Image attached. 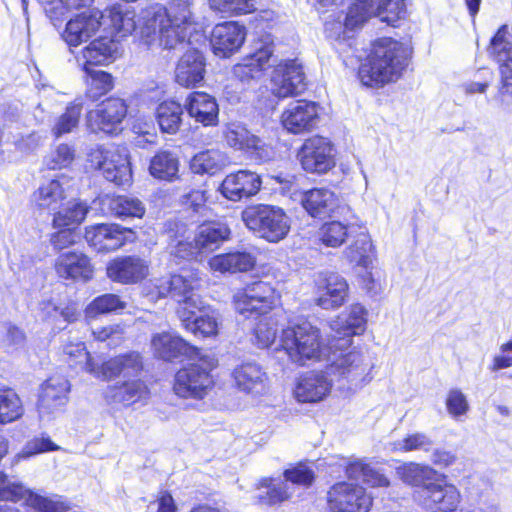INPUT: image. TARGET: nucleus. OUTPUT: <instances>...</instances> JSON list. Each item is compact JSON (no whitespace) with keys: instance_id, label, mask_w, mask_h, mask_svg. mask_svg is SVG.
<instances>
[{"instance_id":"f8f14e48","label":"nucleus","mask_w":512,"mask_h":512,"mask_svg":"<svg viewBox=\"0 0 512 512\" xmlns=\"http://www.w3.org/2000/svg\"><path fill=\"white\" fill-rule=\"evenodd\" d=\"M367 310L360 304H353L332 319L329 323L331 331L335 333L331 338L337 345L339 355L348 354L352 346V338L361 335L366 330Z\"/></svg>"},{"instance_id":"393cba45","label":"nucleus","mask_w":512,"mask_h":512,"mask_svg":"<svg viewBox=\"0 0 512 512\" xmlns=\"http://www.w3.org/2000/svg\"><path fill=\"white\" fill-rule=\"evenodd\" d=\"M131 232L118 224H97L86 227L85 239L98 252H109L122 247Z\"/></svg>"},{"instance_id":"c85d7f7f","label":"nucleus","mask_w":512,"mask_h":512,"mask_svg":"<svg viewBox=\"0 0 512 512\" xmlns=\"http://www.w3.org/2000/svg\"><path fill=\"white\" fill-rule=\"evenodd\" d=\"M246 36L245 27L229 21L217 24L212 31L211 45L214 53L229 57L242 46Z\"/></svg>"},{"instance_id":"b1692460","label":"nucleus","mask_w":512,"mask_h":512,"mask_svg":"<svg viewBox=\"0 0 512 512\" xmlns=\"http://www.w3.org/2000/svg\"><path fill=\"white\" fill-rule=\"evenodd\" d=\"M54 270L61 279L81 282H88L94 274L90 258L80 251L60 253L55 259Z\"/></svg>"},{"instance_id":"69168bd1","label":"nucleus","mask_w":512,"mask_h":512,"mask_svg":"<svg viewBox=\"0 0 512 512\" xmlns=\"http://www.w3.org/2000/svg\"><path fill=\"white\" fill-rule=\"evenodd\" d=\"M75 149L68 144H59L45 157L44 163L49 170L68 168L75 160Z\"/></svg>"},{"instance_id":"37998d69","label":"nucleus","mask_w":512,"mask_h":512,"mask_svg":"<svg viewBox=\"0 0 512 512\" xmlns=\"http://www.w3.org/2000/svg\"><path fill=\"white\" fill-rule=\"evenodd\" d=\"M272 52L269 48L259 49L249 58L234 67V75L241 81L260 78L262 72L270 67Z\"/></svg>"},{"instance_id":"680f3d73","label":"nucleus","mask_w":512,"mask_h":512,"mask_svg":"<svg viewBox=\"0 0 512 512\" xmlns=\"http://www.w3.org/2000/svg\"><path fill=\"white\" fill-rule=\"evenodd\" d=\"M86 73L90 77L87 82V95L91 99H99L100 97L111 91L114 87V80L111 74L102 70L92 69H89V72Z\"/></svg>"},{"instance_id":"0e129e2a","label":"nucleus","mask_w":512,"mask_h":512,"mask_svg":"<svg viewBox=\"0 0 512 512\" xmlns=\"http://www.w3.org/2000/svg\"><path fill=\"white\" fill-rule=\"evenodd\" d=\"M260 0H209L212 10L231 15H243L254 12Z\"/></svg>"},{"instance_id":"bb28decb","label":"nucleus","mask_w":512,"mask_h":512,"mask_svg":"<svg viewBox=\"0 0 512 512\" xmlns=\"http://www.w3.org/2000/svg\"><path fill=\"white\" fill-rule=\"evenodd\" d=\"M262 185L260 176L250 170H239L228 174L222 184L223 196L231 201H240L256 195Z\"/></svg>"},{"instance_id":"2f4dec72","label":"nucleus","mask_w":512,"mask_h":512,"mask_svg":"<svg viewBox=\"0 0 512 512\" xmlns=\"http://www.w3.org/2000/svg\"><path fill=\"white\" fill-rule=\"evenodd\" d=\"M101 14L102 25H106L118 39L137 31L136 14L127 4L112 5Z\"/></svg>"},{"instance_id":"5fc2aeb1","label":"nucleus","mask_w":512,"mask_h":512,"mask_svg":"<svg viewBox=\"0 0 512 512\" xmlns=\"http://www.w3.org/2000/svg\"><path fill=\"white\" fill-rule=\"evenodd\" d=\"M58 450H60V446L55 444L48 435L42 434L29 440L22 450L11 459V465H18L21 461L37 454Z\"/></svg>"},{"instance_id":"49530a36","label":"nucleus","mask_w":512,"mask_h":512,"mask_svg":"<svg viewBox=\"0 0 512 512\" xmlns=\"http://www.w3.org/2000/svg\"><path fill=\"white\" fill-rule=\"evenodd\" d=\"M147 393L148 389L140 379H128L121 385L111 387L107 397L115 403L128 406L144 399Z\"/></svg>"},{"instance_id":"3c124183","label":"nucleus","mask_w":512,"mask_h":512,"mask_svg":"<svg viewBox=\"0 0 512 512\" xmlns=\"http://www.w3.org/2000/svg\"><path fill=\"white\" fill-rule=\"evenodd\" d=\"M108 208L118 218H141L145 213V207L138 198L126 195L110 198Z\"/></svg>"},{"instance_id":"8fccbe9b","label":"nucleus","mask_w":512,"mask_h":512,"mask_svg":"<svg viewBox=\"0 0 512 512\" xmlns=\"http://www.w3.org/2000/svg\"><path fill=\"white\" fill-rule=\"evenodd\" d=\"M179 161L170 152L157 153L150 162V174L160 180L174 181L178 177Z\"/></svg>"},{"instance_id":"7ed1b4c3","label":"nucleus","mask_w":512,"mask_h":512,"mask_svg":"<svg viewBox=\"0 0 512 512\" xmlns=\"http://www.w3.org/2000/svg\"><path fill=\"white\" fill-rule=\"evenodd\" d=\"M279 344L288 359L298 366L310 362H332L339 357L335 341H326L321 330L308 321L284 328L279 336Z\"/></svg>"},{"instance_id":"f03ea898","label":"nucleus","mask_w":512,"mask_h":512,"mask_svg":"<svg viewBox=\"0 0 512 512\" xmlns=\"http://www.w3.org/2000/svg\"><path fill=\"white\" fill-rule=\"evenodd\" d=\"M412 49L392 38H380L360 65L358 76L367 87L378 88L397 81L409 64Z\"/></svg>"},{"instance_id":"473e14b6","label":"nucleus","mask_w":512,"mask_h":512,"mask_svg":"<svg viewBox=\"0 0 512 512\" xmlns=\"http://www.w3.org/2000/svg\"><path fill=\"white\" fill-rule=\"evenodd\" d=\"M347 259L358 267L365 269L362 283L367 290L373 289V277L369 271L375 258V251L370 237L360 234L357 239L345 250Z\"/></svg>"},{"instance_id":"9b49d317","label":"nucleus","mask_w":512,"mask_h":512,"mask_svg":"<svg viewBox=\"0 0 512 512\" xmlns=\"http://www.w3.org/2000/svg\"><path fill=\"white\" fill-rule=\"evenodd\" d=\"M279 302L275 288L265 281L253 282L238 289L233 295L235 309L240 314H266Z\"/></svg>"},{"instance_id":"13d9d810","label":"nucleus","mask_w":512,"mask_h":512,"mask_svg":"<svg viewBox=\"0 0 512 512\" xmlns=\"http://www.w3.org/2000/svg\"><path fill=\"white\" fill-rule=\"evenodd\" d=\"M82 113V105L80 103L69 104L65 112L62 113L54 122L51 133L56 138L64 134L71 133L79 124Z\"/></svg>"},{"instance_id":"79ce46f5","label":"nucleus","mask_w":512,"mask_h":512,"mask_svg":"<svg viewBox=\"0 0 512 512\" xmlns=\"http://www.w3.org/2000/svg\"><path fill=\"white\" fill-rule=\"evenodd\" d=\"M346 474L350 479L362 480L371 487H388L389 479L376 467L363 459H354L346 465Z\"/></svg>"},{"instance_id":"c756f323","label":"nucleus","mask_w":512,"mask_h":512,"mask_svg":"<svg viewBox=\"0 0 512 512\" xmlns=\"http://www.w3.org/2000/svg\"><path fill=\"white\" fill-rule=\"evenodd\" d=\"M205 66V58L200 51L188 50L177 63L176 82L186 88L197 86L204 80Z\"/></svg>"},{"instance_id":"6e6552de","label":"nucleus","mask_w":512,"mask_h":512,"mask_svg":"<svg viewBox=\"0 0 512 512\" xmlns=\"http://www.w3.org/2000/svg\"><path fill=\"white\" fill-rule=\"evenodd\" d=\"M0 501L22 502L33 512H67L69 506L60 496L41 495L20 481H13L0 472Z\"/></svg>"},{"instance_id":"bf43d9fd","label":"nucleus","mask_w":512,"mask_h":512,"mask_svg":"<svg viewBox=\"0 0 512 512\" xmlns=\"http://www.w3.org/2000/svg\"><path fill=\"white\" fill-rule=\"evenodd\" d=\"M186 230H178L175 234L169 236L168 252L177 259H191L198 255V249L195 242L189 240Z\"/></svg>"},{"instance_id":"338daca9","label":"nucleus","mask_w":512,"mask_h":512,"mask_svg":"<svg viewBox=\"0 0 512 512\" xmlns=\"http://www.w3.org/2000/svg\"><path fill=\"white\" fill-rule=\"evenodd\" d=\"M501 85L494 101L504 112H512V67L503 65L500 68Z\"/></svg>"},{"instance_id":"603ef678","label":"nucleus","mask_w":512,"mask_h":512,"mask_svg":"<svg viewBox=\"0 0 512 512\" xmlns=\"http://www.w3.org/2000/svg\"><path fill=\"white\" fill-rule=\"evenodd\" d=\"M489 53L501 64V67L509 65V62L512 63V35L507 25L501 26L492 38Z\"/></svg>"},{"instance_id":"5701e85b","label":"nucleus","mask_w":512,"mask_h":512,"mask_svg":"<svg viewBox=\"0 0 512 512\" xmlns=\"http://www.w3.org/2000/svg\"><path fill=\"white\" fill-rule=\"evenodd\" d=\"M119 40L101 37L90 42L75 54L79 67L89 72L91 66L108 65L120 55Z\"/></svg>"},{"instance_id":"f704fd0d","label":"nucleus","mask_w":512,"mask_h":512,"mask_svg":"<svg viewBox=\"0 0 512 512\" xmlns=\"http://www.w3.org/2000/svg\"><path fill=\"white\" fill-rule=\"evenodd\" d=\"M233 379L237 388L246 394L259 395L266 391L267 375L254 362L238 365L233 371Z\"/></svg>"},{"instance_id":"4468645a","label":"nucleus","mask_w":512,"mask_h":512,"mask_svg":"<svg viewBox=\"0 0 512 512\" xmlns=\"http://www.w3.org/2000/svg\"><path fill=\"white\" fill-rule=\"evenodd\" d=\"M223 139L230 148L243 151L257 161L266 162L274 157L272 148L240 122L227 123L223 130Z\"/></svg>"},{"instance_id":"7c9ffc66","label":"nucleus","mask_w":512,"mask_h":512,"mask_svg":"<svg viewBox=\"0 0 512 512\" xmlns=\"http://www.w3.org/2000/svg\"><path fill=\"white\" fill-rule=\"evenodd\" d=\"M148 273V263L136 256L115 259L107 267L108 277L123 284L136 283L144 279Z\"/></svg>"},{"instance_id":"f257e3e1","label":"nucleus","mask_w":512,"mask_h":512,"mask_svg":"<svg viewBox=\"0 0 512 512\" xmlns=\"http://www.w3.org/2000/svg\"><path fill=\"white\" fill-rule=\"evenodd\" d=\"M373 365L359 350L353 348L330 362L326 371H309L302 374L295 386L294 396L298 402L315 403L325 399L333 382L339 390L353 394L373 379Z\"/></svg>"},{"instance_id":"052dcab7","label":"nucleus","mask_w":512,"mask_h":512,"mask_svg":"<svg viewBox=\"0 0 512 512\" xmlns=\"http://www.w3.org/2000/svg\"><path fill=\"white\" fill-rule=\"evenodd\" d=\"M433 445L432 440L424 433H412L402 440L393 441L388 444V449L392 452H411L425 451L428 452Z\"/></svg>"},{"instance_id":"c03bdc74","label":"nucleus","mask_w":512,"mask_h":512,"mask_svg":"<svg viewBox=\"0 0 512 512\" xmlns=\"http://www.w3.org/2000/svg\"><path fill=\"white\" fill-rule=\"evenodd\" d=\"M398 477L406 484L417 486L418 489L429 483H434L438 479V472L429 465H423L415 462H408L400 465L396 469Z\"/></svg>"},{"instance_id":"a878e982","label":"nucleus","mask_w":512,"mask_h":512,"mask_svg":"<svg viewBox=\"0 0 512 512\" xmlns=\"http://www.w3.org/2000/svg\"><path fill=\"white\" fill-rule=\"evenodd\" d=\"M101 16V11L90 10L70 19L62 33L63 40L70 47L86 42L102 26Z\"/></svg>"},{"instance_id":"6ab92c4d","label":"nucleus","mask_w":512,"mask_h":512,"mask_svg":"<svg viewBox=\"0 0 512 512\" xmlns=\"http://www.w3.org/2000/svg\"><path fill=\"white\" fill-rule=\"evenodd\" d=\"M127 114V106L120 98H109L97 109L87 114V126L90 131L114 134L120 130L121 123Z\"/></svg>"},{"instance_id":"f3484780","label":"nucleus","mask_w":512,"mask_h":512,"mask_svg":"<svg viewBox=\"0 0 512 512\" xmlns=\"http://www.w3.org/2000/svg\"><path fill=\"white\" fill-rule=\"evenodd\" d=\"M297 157L308 173L324 174L335 166L333 146L328 139L321 136L306 139Z\"/></svg>"},{"instance_id":"864d4df0","label":"nucleus","mask_w":512,"mask_h":512,"mask_svg":"<svg viewBox=\"0 0 512 512\" xmlns=\"http://www.w3.org/2000/svg\"><path fill=\"white\" fill-rule=\"evenodd\" d=\"M126 308V302L120 296L112 293L100 295L93 299L85 308L87 318H96L98 315L117 312Z\"/></svg>"},{"instance_id":"de8ad7c7","label":"nucleus","mask_w":512,"mask_h":512,"mask_svg":"<svg viewBox=\"0 0 512 512\" xmlns=\"http://www.w3.org/2000/svg\"><path fill=\"white\" fill-rule=\"evenodd\" d=\"M23 414L24 407L19 395L11 388L0 387V424L15 422Z\"/></svg>"},{"instance_id":"58836bf2","label":"nucleus","mask_w":512,"mask_h":512,"mask_svg":"<svg viewBox=\"0 0 512 512\" xmlns=\"http://www.w3.org/2000/svg\"><path fill=\"white\" fill-rule=\"evenodd\" d=\"M143 368L140 354L136 352L119 355L103 363L100 374L105 378L122 376L130 379L137 377Z\"/></svg>"},{"instance_id":"ddd939ff","label":"nucleus","mask_w":512,"mask_h":512,"mask_svg":"<svg viewBox=\"0 0 512 512\" xmlns=\"http://www.w3.org/2000/svg\"><path fill=\"white\" fill-rule=\"evenodd\" d=\"M177 314L183 327L194 335L209 337L218 333L217 313L206 307L201 297L188 298Z\"/></svg>"},{"instance_id":"412c9836","label":"nucleus","mask_w":512,"mask_h":512,"mask_svg":"<svg viewBox=\"0 0 512 512\" xmlns=\"http://www.w3.org/2000/svg\"><path fill=\"white\" fill-rule=\"evenodd\" d=\"M305 75L301 63L288 60L276 66L271 77L272 94L278 98L298 95L305 90Z\"/></svg>"},{"instance_id":"cd10ccee","label":"nucleus","mask_w":512,"mask_h":512,"mask_svg":"<svg viewBox=\"0 0 512 512\" xmlns=\"http://www.w3.org/2000/svg\"><path fill=\"white\" fill-rule=\"evenodd\" d=\"M69 183L65 175L44 180L32 194L33 204L42 210H58L68 196Z\"/></svg>"},{"instance_id":"ea45409f","label":"nucleus","mask_w":512,"mask_h":512,"mask_svg":"<svg viewBox=\"0 0 512 512\" xmlns=\"http://www.w3.org/2000/svg\"><path fill=\"white\" fill-rule=\"evenodd\" d=\"M255 262L254 256L250 253L237 251L211 257L208 266L214 273H236L249 271Z\"/></svg>"},{"instance_id":"a211bd4d","label":"nucleus","mask_w":512,"mask_h":512,"mask_svg":"<svg viewBox=\"0 0 512 512\" xmlns=\"http://www.w3.org/2000/svg\"><path fill=\"white\" fill-rule=\"evenodd\" d=\"M460 492L451 484L429 483L414 492L415 501L432 512H453L460 503Z\"/></svg>"},{"instance_id":"20e7f679","label":"nucleus","mask_w":512,"mask_h":512,"mask_svg":"<svg viewBox=\"0 0 512 512\" xmlns=\"http://www.w3.org/2000/svg\"><path fill=\"white\" fill-rule=\"evenodd\" d=\"M216 366L217 360L212 353L196 350L194 362L175 376V393L183 398L202 399L213 384L210 372Z\"/></svg>"},{"instance_id":"9d476101","label":"nucleus","mask_w":512,"mask_h":512,"mask_svg":"<svg viewBox=\"0 0 512 512\" xmlns=\"http://www.w3.org/2000/svg\"><path fill=\"white\" fill-rule=\"evenodd\" d=\"M406 15L405 0H355L346 14L347 27H361L371 17H379L390 25Z\"/></svg>"},{"instance_id":"774afa93","label":"nucleus","mask_w":512,"mask_h":512,"mask_svg":"<svg viewBox=\"0 0 512 512\" xmlns=\"http://www.w3.org/2000/svg\"><path fill=\"white\" fill-rule=\"evenodd\" d=\"M445 406L448 414L456 420H461L470 410L468 398L459 388H453L448 391Z\"/></svg>"},{"instance_id":"6e6d98bb","label":"nucleus","mask_w":512,"mask_h":512,"mask_svg":"<svg viewBox=\"0 0 512 512\" xmlns=\"http://www.w3.org/2000/svg\"><path fill=\"white\" fill-rule=\"evenodd\" d=\"M261 488L267 489L265 494L257 495L259 503L264 505H276L288 500L292 495L287 483L274 484L272 478H262L257 484V489Z\"/></svg>"},{"instance_id":"39448f33","label":"nucleus","mask_w":512,"mask_h":512,"mask_svg":"<svg viewBox=\"0 0 512 512\" xmlns=\"http://www.w3.org/2000/svg\"><path fill=\"white\" fill-rule=\"evenodd\" d=\"M242 220L248 229L269 242H279L290 231V218L278 206L265 204L249 206L242 212Z\"/></svg>"},{"instance_id":"e2e57ef3","label":"nucleus","mask_w":512,"mask_h":512,"mask_svg":"<svg viewBox=\"0 0 512 512\" xmlns=\"http://www.w3.org/2000/svg\"><path fill=\"white\" fill-rule=\"evenodd\" d=\"M347 236L348 227L339 221L327 222L319 230V240L327 247H340L346 241Z\"/></svg>"},{"instance_id":"72a5a7b5","label":"nucleus","mask_w":512,"mask_h":512,"mask_svg":"<svg viewBox=\"0 0 512 512\" xmlns=\"http://www.w3.org/2000/svg\"><path fill=\"white\" fill-rule=\"evenodd\" d=\"M185 108L191 118L203 126L218 123L219 108L214 97L205 92H193L185 101Z\"/></svg>"},{"instance_id":"e433bc0d","label":"nucleus","mask_w":512,"mask_h":512,"mask_svg":"<svg viewBox=\"0 0 512 512\" xmlns=\"http://www.w3.org/2000/svg\"><path fill=\"white\" fill-rule=\"evenodd\" d=\"M192 349L184 339L170 332L157 333L151 338V350L154 356L166 361L187 354Z\"/></svg>"},{"instance_id":"4be33fe9","label":"nucleus","mask_w":512,"mask_h":512,"mask_svg":"<svg viewBox=\"0 0 512 512\" xmlns=\"http://www.w3.org/2000/svg\"><path fill=\"white\" fill-rule=\"evenodd\" d=\"M315 285L319 296L316 304L323 309H336L342 306L348 295L346 280L337 273L319 272L315 278Z\"/></svg>"},{"instance_id":"4d7b16f0","label":"nucleus","mask_w":512,"mask_h":512,"mask_svg":"<svg viewBox=\"0 0 512 512\" xmlns=\"http://www.w3.org/2000/svg\"><path fill=\"white\" fill-rule=\"evenodd\" d=\"M88 206L85 203L71 201L67 207L59 210L53 218V224L57 228L79 225L86 217Z\"/></svg>"},{"instance_id":"a19ab883","label":"nucleus","mask_w":512,"mask_h":512,"mask_svg":"<svg viewBox=\"0 0 512 512\" xmlns=\"http://www.w3.org/2000/svg\"><path fill=\"white\" fill-rule=\"evenodd\" d=\"M230 229L222 223H207L199 226L194 242L199 254L209 253L217 249L222 242L227 240Z\"/></svg>"},{"instance_id":"aec40b11","label":"nucleus","mask_w":512,"mask_h":512,"mask_svg":"<svg viewBox=\"0 0 512 512\" xmlns=\"http://www.w3.org/2000/svg\"><path fill=\"white\" fill-rule=\"evenodd\" d=\"M319 112L320 108L315 102L293 101L282 112L281 123L292 134L311 132L319 123Z\"/></svg>"},{"instance_id":"2eb2a0df","label":"nucleus","mask_w":512,"mask_h":512,"mask_svg":"<svg viewBox=\"0 0 512 512\" xmlns=\"http://www.w3.org/2000/svg\"><path fill=\"white\" fill-rule=\"evenodd\" d=\"M372 497L358 484L339 482L328 492L330 512H369Z\"/></svg>"},{"instance_id":"1a4fd4ad","label":"nucleus","mask_w":512,"mask_h":512,"mask_svg":"<svg viewBox=\"0 0 512 512\" xmlns=\"http://www.w3.org/2000/svg\"><path fill=\"white\" fill-rule=\"evenodd\" d=\"M200 282L201 278L198 272L163 276L147 283L144 287V294L151 302H156L170 295L179 303L177 310H182L188 298L200 297L194 293L195 290L199 289Z\"/></svg>"},{"instance_id":"4c0bfd02","label":"nucleus","mask_w":512,"mask_h":512,"mask_svg":"<svg viewBox=\"0 0 512 512\" xmlns=\"http://www.w3.org/2000/svg\"><path fill=\"white\" fill-rule=\"evenodd\" d=\"M190 0H173L169 13V26L172 34H177L178 44L184 42L194 29L195 19L191 10Z\"/></svg>"},{"instance_id":"dca6fc26","label":"nucleus","mask_w":512,"mask_h":512,"mask_svg":"<svg viewBox=\"0 0 512 512\" xmlns=\"http://www.w3.org/2000/svg\"><path fill=\"white\" fill-rule=\"evenodd\" d=\"M70 392L69 381L62 376H54L41 384L37 410L42 419H53L64 412Z\"/></svg>"},{"instance_id":"423d86ee","label":"nucleus","mask_w":512,"mask_h":512,"mask_svg":"<svg viewBox=\"0 0 512 512\" xmlns=\"http://www.w3.org/2000/svg\"><path fill=\"white\" fill-rule=\"evenodd\" d=\"M168 9L160 4L153 3L143 7L137 16V33L145 44L151 46L158 44L166 49L178 45V35L172 34L168 24Z\"/></svg>"},{"instance_id":"c9c22d12","label":"nucleus","mask_w":512,"mask_h":512,"mask_svg":"<svg viewBox=\"0 0 512 512\" xmlns=\"http://www.w3.org/2000/svg\"><path fill=\"white\" fill-rule=\"evenodd\" d=\"M301 203L312 217L330 216L339 206L338 196L327 188H314L303 193Z\"/></svg>"},{"instance_id":"a18cd8bd","label":"nucleus","mask_w":512,"mask_h":512,"mask_svg":"<svg viewBox=\"0 0 512 512\" xmlns=\"http://www.w3.org/2000/svg\"><path fill=\"white\" fill-rule=\"evenodd\" d=\"M229 164V157L218 149H207L193 156L190 168L196 174H216Z\"/></svg>"},{"instance_id":"0eeeda50","label":"nucleus","mask_w":512,"mask_h":512,"mask_svg":"<svg viewBox=\"0 0 512 512\" xmlns=\"http://www.w3.org/2000/svg\"><path fill=\"white\" fill-rule=\"evenodd\" d=\"M88 162L91 167L101 171L106 180L118 186L131 182L129 154L124 146L116 144L97 146L89 152Z\"/></svg>"},{"instance_id":"09e8293b","label":"nucleus","mask_w":512,"mask_h":512,"mask_svg":"<svg viewBox=\"0 0 512 512\" xmlns=\"http://www.w3.org/2000/svg\"><path fill=\"white\" fill-rule=\"evenodd\" d=\"M183 108L175 101H165L156 109V119L162 132L175 134L182 122Z\"/></svg>"}]
</instances>
